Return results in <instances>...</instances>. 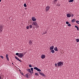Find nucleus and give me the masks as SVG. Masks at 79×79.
<instances>
[{
	"label": "nucleus",
	"instance_id": "412c9836",
	"mask_svg": "<svg viewBox=\"0 0 79 79\" xmlns=\"http://www.w3.org/2000/svg\"><path fill=\"white\" fill-rule=\"evenodd\" d=\"M74 2V0H70L69 2V3H71V2Z\"/></svg>",
	"mask_w": 79,
	"mask_h": 79
},
{
	"label": "nucleus",
	"instance_id": "e433bc0d",
	"mask_svg": "<svg viewBox=\"0 0 79 79\" xmlns=\"http://www.w3.org/2000/svg\"><path fill=\"white\" fill-rule=\"evenodd\" d=\"M0 79H2V77L0 76Z\"/></svg>",
	"mask_w": 79,
	"mask_h": 79
},
{
	"label": "nucleus",
	"instance_id": "bb28decb",
	"mask_svg": "<svg viewBox=\"0 0 79 79\" xmlns=\"http://www.w3.org/2000/svg\"><path fill=\"white\" fill-rule=\"evenodd\" d=\"M25 76H26V77L27 78H28V74H27L26 75H25Z\"/></svg>",
	"mask_w": 79,
	"mask_h": 79
},
{
	"label": "nucleus",
	"instance_id": "4468645a",
	"mask_svg": "<svg viewBox=\"0 0 79 79\" xmlns=\"http://www.w3.org/2000/svg\"><path fill=\"white\" fill-rule=\"evenodd\" d=\"M54 50H55V51H56L57 52L58 51V49L57 48V47H55L54 48Z\"/></svg>",
	"mask_w": 79,
	"mask_h": 79
},
{
	"label": "nucleus",
	"instance_id": "a19ab883",
	"mask_svg": "<svg viewBox=\"0 0 79 79\" xmlns=\"http://www.w3.org/2000/svg\"><path fill=\"white\" fill-rule=\"evenodd\" d=\"M22 75H23V73H22Z\"/></svg>",
	"mask_w": 79,
	"mask_h": 79
},
{
	"label": "nucleus",
	"instance_id": "a878e982",
	"mask_svg": "<svg viewBox=\"0 0 79 79\" xmlns=\"http://www.w3.org/2000/svg\"><path fill=\"white\" fill-rule=\"evenodd\" d=\"M15 55H17V56H19V53H17L15 54Z\"/></svg>",
	"mask_w": 79,
	"mask_h": 79
},
{
	"label": "nucleus",
	"instance_id": "0eeeda50",
	"mask_svg": "<svg viewBox=\"0 0 79 79\" xmlns=\"http://www.w3.org/2000/svg\"><path fill=\"white\" fill-rule=\"evenodd\" d=\"M28 42L29 43V45H32V40H29Z\"/></svg>",
	"mask_w": 79,
	"mask_h": 79
},
{
	"label": "nucleus",
	"instance_id": "ea45409f",
	"mask_svg": "<svg viewBox=\"0 0 79 79\" xmlns=\"http://www.w3.org/2000/svg\"><path fill=\"white\" fill-rule=\"evenodd\" d=\"M1 1H2V0H0V3L1 2Z\"/></svg>",
	"mask_w": 79,
	"mask_h": 79
},
{
	"label": "nucleus",
	"instance_id": "5701e85b",
	"mask_svg": "<svg viewBox=\"0 0 79 79\" xmlns=\"http://www.w3.org/2000/svg\"><path fill=\"white\" fill-rule=\"evenodd\" d=\"M31 69L32 72H33V70H34V69H33V68H31Z\"/></svg>",
	"mask_w": 79,
	"mask_h": 79
},
{
	"label": "nucleus",
	"instance_id": "f704fd0d",
	"mask_svg": "<svg viewBox=\"0 0 79 79\" xmlns=\"http://www.w3.org/2000/svg\"><path fill=\"white\" fill-rule=\"evenodd\" d=\"M29 67H30V68H31L32 67V65H29Z\"/></svg>",
	"mask_w": 79,
	"mask_h": 79
},
{
	"label": "nucleus",
	"instance_id": "7c9ffc66",
	"mask_svg": "<svg viewBox=\"0 0 79 79\" xmlns=\"http://www.w3.org/2000/svg\"><path fill=\"white\" fill-rule=\"evenodd\" d=\"M27 29H29V26H27L26 27Z\"/></svg>",
	"mask_w": 79,
	"mask_h": 79
},
{
	"label": "nucleus",
	"instance_id": "7ed1b4c3",
	"mask_svg": "<svg viewBox=\"0 0 79 79\" xmlns=\"http://www.w3.org/2000/svg\"><path fill=\"white\" fill-rule=\"evenodd\" d=\"M32 25H34V26H37V22H33L32 23Z\"/></svg>",
	"mask_w": 79,
	"mask_h": 79
},
{
	"label": "nucleus",
	"instance_id": "cd10ccee",
	"mask_svg": "<svg viewBox=\"0 0 79 79\" xmlns=\"http://www.w3.org/2000/svg\"><path fill=\"white\" fill-rule=\"evenodd\" d=\"M35 75L36 76H38L39 75V74H38L37 73H36L35 74Z\"/></svg>",
	"mask_w": 79,
	"mask_h": 79
},
{
	"label": "nucleus",
	"instance_id": "79ce46f5",
	"mask_svg": "<svg viewBox=\"0 0 79 79\" xmlns=\"http://www.w3.org/2000/svg\"><path fill=\"white\" fill-rule=\"evenodd\" d=\"M12 64H13V63H12Z\"/></svg>",
	"mask_w": 79,
	"mask_h": 79
},
{
	"label": "nucleus",
	"instance_id": "58836bf2",
	"mask_svg": "<svg viewBox=\"0 0 79 79\" xmlns=\"http://www.w3.org/2000/svg\"><path fill=\"white\" fill-rule=\"evenodd\" d=\"M74 16V15H73V14L72 15V17H73V16Z\"/></svg>",
	"mask_w": 79,
	"mask_h": 79
},
{
	"label": "nucleus",
	"instance_id": "a211bd4d",
	"mask_svg": "<svg viewBox=\"0 0 79 79\" xmlns=\"http://www.w3.org/2000/svg\"><path fill=\"white\" fill-rule=\"evenodd\" d=\"M75 27H76V28H77V30L78 31H79V28L78 27H77V26L75 25Z\"/></svg>",
	"mask_w": 79,
	"mask_h": 79
},
{
	"label": "nucleus",
	"instance_id": "ddd939ff",
	"mask_svg": "<svg viewBox=\"0 0 79 79\" xmlns=\"http://www.w3.org/2000/svg\"><path fill=\"white\" fill-rule=\"evenodd\" d=\"M53 48H54V46H51L50 47V50H53Z\"/></svg>",
	"mask_w": 79,
	"mask_h": 79
},
{
	"label": "nucleus",
	"instance_id": "f257e3e1",
	"mask_svg": "<svg viewBox=\"0 0 79 79\" xmlns=\"http://www.w3.org/2000/svg\"><path fill=\"white\" fill-rule=\"evenodd\" d=\"M63 65V63H62V62L60 61L57 63V66H62Z\"/></svg>",
	"mask_w": 79,
	"mask_h": 79
},
{
	"label": "nucleus",
	"instance_id": "c85d7f7f",
	"mask_svg": "<svg viewBox=\"0 0 79 79\" xmlns=\"http://www.w3.org/2000/svg\"><path fill=\"white\" fill-rule=\"evenodd\" d=\"M56 6H60V4H59V3H57V4L56 5Z\"/></svg>",
	"mask_w": 79,
	"mask_h": 79
},
{
	"label": "nucleus",
	"instance_id": "dca6fc26",
	"mask_svg": "<svg viewBox=\"0 0 79 79\" xmlns=\"http://www.w3.org/2000/svg\"><path fill=\"white\" fill-rule=\"evenodd\" d=\"M58 0H54L53 2L54 4H56V2H57V1Z\"/></svg>",
	"mask_w": 79,
	"mask_h": 79
},
{
	"label": "nucleus",
	"instance_id": "473e14b6",
	"mask_svg": "<svg viewBox=\"0 0 79 79\" xmlns=\"http://www.w3.org/2000/svg\"><path fill=\"white\" fill-rule=\"evenodd\" d=\"M68 26H69L70 27L71 26V24L70 23L68 25Z\"/></svg>",
	"mask_w": 79,
	"mask_h": 79
},
{
	"label": "nucleus",
	"instance_id": "39448f33",
	"mask_svg": "<svg viewBox=\"0 0 79 79\" xmlns=\"http://www.w3.org/2000/svg\"><path fill=\"white\" fill-rule=\"evenodd\" d=\"M72 13H68L67 14V18H70L71 16V15H72Z\"/></svg>",
	"mask_w": 79,
	"mask_h": 79
},
{
	"label": "nucleus",
	"instance_id": "6e6552de",
	"mask_svg": "<svg viewBox=\"0 0 79 79\" xmlns=\"http://www.w3.org/2000/svg\"><path fill=\"white\" fill-rule=\"evenodd\" d=\"M2 30H3V26L2 25H0V32H2Z\"/></svg>",
	"mask_w": 79,
	"mask_h": 79
},
{
	"label": "nucleus",
	"instance_id": "4c0bfd02",
	"mask_svg": "<svg viewBox=\"0 0 79 79\" xmlns=\"http://www.w3.org/2000/svg\"><path fill=\"white\" fill-rule=\"evenodd\" d=\"M18 60H19V61H20V62H21V60H19V59H18Z\"/></svg>",
	"mask_w": 79,
	"mask_h": 79
},
{
	"label": "nucleus",
	"instance_id": "f03ea898",
	"mask_svg": "<svg viewBox=\"0 0 79 79\" xmlns=\"http://www.w3.org/2000/svg\"><path fill=\"white\" fill-rule=\"evenodd\" d=\"M50 7L49 6H48L45 8V10L46 12H48V11L49 10V9H50Z\"/></svg>",
	"mask_w": 79,
	"mask_h": 79
},
{
	"label": "nucleus",
	"instance_id": "9d476101",
	"mask_svg": "<svg viewBox=\"0 0 79 79\" xmlns=\"http://www.w3.org/2000/svg\"><path fill=\"white\" fill-rule=\"evenodd\" d=\"M41 58L42 59H45V55H41Z\"/></svg>",
	"mask_w": 79,
	"mask_h": 79
},
{
	"label": "nucleus",
	"instance_id": "2eb2a0df",
	"mask_svg": "<svg viewBox=\"0 0 79 79\" xmlns=\"http://www.w3.org/2000/svg\"><path fill=\"white\" fill-rule=\"evenodd\" d=\"M27 71L29 73H31V69H27Z\"/></svg>",
	"mask_w": 79,
	"mask_h": 79
},
{
	"label": "nucleus",
	"instance_id": "4be33fe9",
	"mask_svg": "<svg viewBox=\"0 0 79 79\" xmlns=\"http://www.w3.org/2000/svg\"><path fill=\"white\" fill-rule=\"evenodd\" d=\"M76 23L78 24H79V21H76Z\"/></svg>",
	"mask_w": 79,
	"mask_h": 79
},
{
	"label": "nucleus",
	"instance_id": "9b49d317",
	"mask_svg": "<svg viewBox=\"0 0 79 79\" xmlns=\"http://www.w3.org/2000/svg\"><path fill=\"white\" fill-rule=\"evenodd\" d=\"M39 74H40V75H41L42 76H44L45 77V74L43 73H42L41 72H39Z\"/></svg>",
	"mask_w": 79,
	"mask_h": 79
},
{
	"label": "nucleus",
	"instance_id": "1a4fd4ad",
	"mask_svg": "<svg viewBox=\"0 0 79 79\" xmlns=\"http://www.w3.org/2000/svg\"><path fill=\"white\" fill-rule=\"evenodd\" d=\"M31 19L33 21H36V19H35V17H32Z\"/></svg>",
	"mask_w": 79,
	"mask_h": 79
},
{
	"label": "nucleus",
	"instance_id": "aec40b11",
	"mask_svg": "<svg viewBox=\"0 0 79 79\" xmlns=\"http://www.w3.org/2000/svg\"><path fill=\"white\" fill-rule=\"evenodd\" d=\"M76 41L77 42H79V39H76Z\"/></svg>",
	"mask_w": 79,
	"mask_h": 79
},
{
	"label": "nucleus",
	"instance_id": "72a5a7b5",
	"mask_svg": "<svg viewBox=\"0 0 79 79\" xmlns=\"http://www.w3.org/2000/svg\"><path fill=\"white\" fill-rule=\"evenodd\" d=\"M66 23L67 24H69V22H66Z\"/></svg>",
	"mask_w": 79,
	"mask_h": 79
},
{
	"label": "nucleus",
	"instance_id": "c9c22d12",
	"mask_svg": "<svg viewBox=\"0 0 79 79\" xmlns=\"http://www.w3.org/2000/svg\"><path fill=\"white\" fill-rule=\"evenodd\" d=\"M15 58H16L17 59V60H18L19 59L18 58V57H17L15 56Z\"/></svg>",
	"mask_w": 79,
	"mask_h": 79
},
{
	"label": "nucleus",
	"instance_id": "f3484780",
	"mask_svg": "<svg viewBox=\"0 0 79 79\" xmlns=\"http://www.w3.org/2000/svg\"><path fill=\"white\" fill-rule=\"evenodd\" d=\"M51 52H52V53H55V51L53 49L51 50Z\"/></svg>",
	"mask_w": 79,
	"mask_h": 79
},
{
	"label": "nucleus",
	"instance_id": "b1692460",
	"mask_svg": "<svg viewBox=\"0 0 79 79\" xmlns=\"http://www.w3.org/2000/svg\"><path fill=\"white\" fill-rule=\"evenodd\" d=\"M24 7H26L27 6V5H26V4H24Z\"/></svg>",
	"mask_w": 79,
	"mask_h": 79
},
{
	"label": "nucleus",
	"instance_id": "6ab92c4d",
	"mask_svg": "<svg viewBox=\"0 0 79 79\" xmlns=\"http://www.w3.org/2000/svg\"><path fill=\"white\" fill-rule=\"evenodd\" d=\"M75 19H73L72 20V23H74V22H75Z\"/></svg>",
	"mask_w": 79,
	"mask_h": 79
},
{
	"label": "nucleus",
	"instance_id": "423d86ee",
	"mask_svg": "<svg viewBox=\"0 0 79 79\" xmlns=\"http://www.w3.org/2000/svg\"><path fill=\"white\" fill-rule=\"evenodd\" d=\"M23 56H24L23 54L20 53L19 54V55L18 56H19V57L20 58H21H21L23 57Z\"/></svg>",
	"mask_w": 79,
	"mask_h": 79
},
{
	"label": "nucleus",
	"instance_id": "c756f323",
	"mask_svg": "<svg viewBox=\"0 0 79 79\" xmlns=\"http://www.w3.org/2000/svg\"><path fill=\"white\" fill-rule=\"evenodd\" d=\"M0 57L1 58H2V59H3L4 58L3 56H1Z\"/></svg>",
	"mask_w": 79,
	"mask_h": 79
},
{
	"label": "nucleus",
	"instance_id": "393cba45",
	"mask_svg": "<svg viewBox=\"0 0 79 79\" xmlns=\"http://www.w3.org/2000/svg\"><path fill=\"white\" fill-rule=\"evenodd\" d=\"M32 26L31 25H29V28L30 29L32 28Z\"/></svg>",
	"mask_w": 79,
	"mask_h": 79
},
{
	"label": "nucleus",
	"instance_id": "20e7f679",
	"mask_svg": "<svg viewBox=\"0 0 79 79\" xmlns=\"http://www.w3.org/2000/svg\"><path fill=\"white\" fill-rule=\"evenodd\" d=\"M33 68L34 69L37 70V71H39V72H40V71H41V70L37 68V67H34Z\"/></svg>",
	"mask_w": 79,
	"mask_h": 79
},
{
	"label": "nucleus",
	"instance_id": "f8f14e48",
	"mask_svg": "<svg viewBox=\"0 0 79 79\" xmlns=\"http://www.w3.org/2000/svg\"><path fill=\"white\" fill-rule=\"evenodd\" d=\"M6 59L8 61H9V58H8V55L6 54Z\"/></svg>",
	"mask_w": 79,
	"mask_h": 79
},
{
	"label": "nucleus",
	"instance_id": "2f4dec72",
	"mask_svg": "<svg viewBox=\"0 0 79 79\" xmlns=\"http://www.w3.org/2000/svg\"><path fill=\"white\" fill-rule=\"evenodd\" d=\"M55 66H56V67H57V66H58L57 65V64H56V63L55 64Z\"/></svg>",
	"mask_w": 79,
	"mask_h": 79
}]
</instances>
